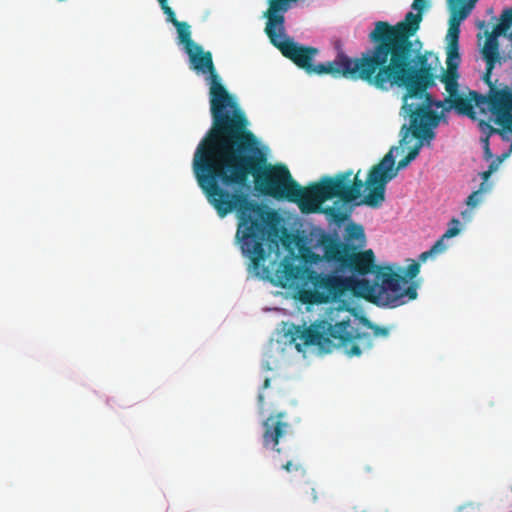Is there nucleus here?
I'll list each match as a JSON object with an SVG mask.
<instances>
[{
  "mask_svg": "<svg viewBox=\"0 0 512 512\" xmlns=\"http://www.w3.org/2000/svg\"><path fill=\"white\" fill-rule=\"evenodd\" d=\"M248 120L237 117L217 135L204 137L193 158L199 187L220 218L237 212L236 239L251 268L258 273L266 258L264 243L273 228L275 213L251 200L242 189L253 176L255 189L263 196L286 200L295 183L285 165L267 163Z\"/></svg>",
  "mask_w": 512,
  "mask_h": 512,
  "instance_id": "f257e3e1",
  "label": "nucleus"
},
{
  "mask_svg": "<svg viewBox=\"0 0 512 512\" xmlns=\"http://www.w3.org/2000/svg\"><path fill=\"white\" fill-rule=\"evenodd\" d=\"M422 13L408 12L404 20L392 25L386 21L375 22L368 39L372 46L362 52L368 68L372 87L389 91L394 87L404 88L405 97L425 98L424 107L413 111V125L422 116L435 125L441 116L431 110L432 95L428 89L435 85V74L428 63L427 53H421L419 41L412 37L420 28Z\"/></svg>",
  "mask_w": 512,
  "mask_h": 512,
  "instance_id": "f03ea898",
  "label": "nucleus"
},
{
  "mask_svg": "<svg viewBox=\"0 0 512 512\" xmlns=\"http://www.w3.org/2000/svg\"><path fill=\"white\" fill-rule=\"evenodd\" d=\"M405 281L385 266L376 273V281L353 280L340 276L312 271L307 289H299V299L304 304H323L336 300L351 290L354 295L380 307L396 308L417 298L416 287L402 290L400 283Z\"/></svg>",
  "mask_w": 512,
  "mask_h": 512,
  "instance_id": "7ed1b4c3",
  "label": "nucleus"
},
{
  "mask_svg": "<svg viewBox=\"0 0 512 512\" xmlns=\"http://www.w3.org/2000/svg\"><path fill=\"white\" fill-rule=\"evenodd\" d=\"M403 101L402 109L410 117V126H402L401 130L404 133L400 143L408 144L411 141L410 133H412L413 138L418 139V142L411 148L408 154L398 162L396 167L392 151H389L377 164L370 168L366 179L368 193L358 204H364L371 208H379L385 201L386 185L397 176L399 170L407 167L409 163L418 156L423 146L422 140H432L435 136L432 129L437 127L439 122L433 125L432 120L422 116L417 118L415 126L412 122V116H414L413 111L417 112L418 109L424 107L426 102L425 98H406L404 95Z\"/></svg>",
  "mask_w": 512,
  "mask_h": 512,
  "instance_id": "20e7f679",
  "label": "nucleus"
},
{
  "mask_svg": "<svg viewBox=\"0 0 512 512\" xmlns=\"http://www.w3.org/2000/svg\"><path fill=\"white\" fill-rule=\"evenodd\" d=\"M290 338L299 352L307 346H317L326 353L334 348H342L349 357H358L373 346L372 336L354 328L350 316L335 324L322 320L308 328L294 327V330L290 331Z\"/></svg>",
  "mask_w": 512,
  "mask_h": 512,
  "instance_id": "39448f33",
  "label": "nucleus"
},
{
  "mask_svg": "<svg viewBox=\"0 0 512 512\" xmlns=\"http://www.w3.org/2000/svg\"><path fill=\"white\" fill-rule=\"evenodd\" d=\"M278 48L282 55L290 59L295 65L303 69L309 75L329 74L334 78H345L352 81H362L372 87V80L366 66L363 54L351 58L341 48V43H336L338 53L333 61L314 64L313 59L318 54V49L311 46L300 45L292 39L277 37L271 42Z\"/></svg>",
  "mask_w": 512,
  "mask_h": 512,
  "instance_id": "423d86ee",
  "label": "nucleus"
},
{
  "mask_svg": "<svg viewBox=\"0 0 512 512\" xmlns=\"http://www.w3.org/2000/svg\"><path fill=\"white\" fill-rule=\"evenodd\" d=\"M493 69H489V65L486 63V71L483 75V81L489 87L486 95L469 90L455 102L452 109L459 115L467 116L474 121L478 120L475 107L479 108L483 114L488 111L491 114L489 122L493 121L500 126V129L512 133V89L508 86L496 87L491 79Z\"/></svg>",
  "mask_w": 512,
  "mask_h": 512,
  "instance_id": "0eeeda50",
  "label": "nucleus"
},
{
  "mask_svg": "<svg viewBox=\"0 0 512 512\" xmlns=\"http://www.w3.org/2000/svg\"><path fill=\"white\" fill-rule=\"evenodd\" d=\"M186 53L189 56L190 65L193 70L210 74L209 96L213 124L205 137H212L231 125L237 117H245V113L238 107L233 97L221 84L219 75L215 71L212 54L209 51L204 52L198 44L195 48H191L190 52Z\"/></svg>",
  "mask_w": 512,
  "mask_h": 512,
  "instance_id": "6e6552de",
  "label": "nucleus"
},
{
  "mask_svg": "<svg viewBox=\"0 0 512 512\" xmlns=\"http://www.w3.org/2000/svg\"><path fill=\"white\" fill-rule=\"evenodd\" d=\"M299 256L305 265L319 264L327 262L335 265L340 271H349L354 275H367L375 272V274L383 267L376 270L375 255L371 249L362 251V249L345 251L336 254H328L320 256L306 245L299 246ZM376 279L373 281L375 282Z\"/></svg>",
  "mask_w": 512,
  "mask_h": 512,
  "instance_id": "1a4fd4ad",
  "label": "nucleus"
},
{
  "mask_svg": "<svg viewBox=\"0 0 512 512\" xmlns=\"http://www.w3.org/2000/svg\"><path fill=\"white\" fill-rule=\"evenodd\" d=\"M310 246L312 250L320 249L321 256L336 254L345 251L363 249L367 244L364 227L361 224L350 222L346 225L343 232V241L337 234H331L322 229L311 233Z\"/></svg>",
  "mask_w": 512,
  "mask_h": 512,
  "instance_id": "9d476101",
  "label": "nucleus"
},
{
  "mask_svg": "<svg viewBox=\"0 0 512 512\" xmlns=\"http://www.w3.org/2000/svg\"><path fill=\"white\" fill-rule=\"evenodd\" d=\"M461 63V56L459 53V46H447L446 47V70L440 76V81L444 84L447 92V97L444 101H435L432 98L433 106L437 108H444L445 111H449L455 105V102L463 96L464 93L459 92V77L458 68Z\"/></svg>",
  "mask_w": 512,
  "mask_h": 512,
  "instance_id": "9b49d317",
  "label": "nucleus"
},
{
  "mask_svg": "<svg viewBox=\"0 0 512 512\" xmlns=\"http://www.w3.org/2000/svg\"><path fill=\"white\" fill-rule=\"evenodd\" d=\"M460 221L456 218H453L449 223V228L446 232L434 243V245L425 252H422L419 255V261L410 260V264L406 267L405 270L399 267L400 272H404V276L398 272H394L401 277L404 278L405 281L400 283V287L402 290L408 289L410 286L414 285L416 288L418 287L416 283H410L406 288H403V285L408 284L409 280L414 279L420 272V262H425L429 257L440 254L447 249V245L445 244V239H449L457 236L460 233ZM391 270H393L391 268Z\"/></svg>",
  "mask_w": 512,
  "mask_h": 512,
  "instance_id": "f8f14e48",
  "label": "nucleus"
},
{
  "mask_svg": "<svg viewBox=\"0 0 512 512\" xmlns=\"http://www.w3.org/2000/svg\"><path fill=\"white\" fill-rule=\"evenodd\" d=\"M512 25V8L505 10L500 18V23L496 25L493 31L485 32L486 40L481 49L482 58L488 63L489 69L495 68L497 63L501 64L505 60L499 51L498 37L507 33Z\"/></svg>",
  "mask_w": 512,
  "mask_h": 512,
  "instance_id": "ddd939ff",
  "label": "nucleus"
},
{
  "mask_svg": "<svg viewBox=\"0 0 512 512\" xmlns=\"http://www.w3.org/2000/svg\"><path fill=\"white\" fill-rule=\"evenodd\" d=\"M292 196L287 201L296 203L302 213H318L321 211V204L325 202L319 182L302 188L296 181L291 188Z\"/></svg>",
  "mask_w": 512,
  "mask_h": 512,
  "instance_id": "4468645a",
  "label": "nucleus"
},
{
  "mask_svg": "<svg viewBox=\"0 0 512 512\" xmlns=\"http://www.w3.org/2000/svg\"><path fill=\"white\" fill-rule=\"evenodd\" d=\"M313 269L296 265L292 260L284 259L276 270L277 283L283 288L299 287L307 289Z\"/></svg>",
  "mask_w": 512,
  "mask_h": 512,
  "instance_id": "2eb2a0df",
  "label": "nucleus"
},
{
  "mask_svg": "<svg viewBox=\"0 0 512 512\" xmlns=\"http://www.w3.org/2000/svg\"><path fill=\"white\" fill-rule=\"evenodd\" d=\"M353 170L339 172L334 176H323L319 184L324 194V199H339L343 203H350L348 191V178L352 177Z\"/></svg>",
  "mask_w": 512,
  "mask_h": 512,
  "instance_id": "dca6fc26",
  "label": "nucleus"
},
{
  "mask_svg": "<svg viewBox=\"0 0 512 512\" xmlns=\"http://www.w3.org/2000/svg\"><path fill=\"white\" fill-rule=\"evenodd\" d=\"M284 413L279 412L276 415H270L264 422V433H263V445L264 447H272L273 450L280 453V448H278L279 439L283 437L290 425L283 421Z\"/></svg>",
  "mask_w": 512,
  "mask_h": 512,
  "instance_id": "f3484780",
  "label": "nucleus"
},
{
  "mask_svg": "<svg viewBox=\"0 0 512 512\" xmlns=\"http://www.w3.org/2000/svg\"><path fill=\"white\" fill-rule=\"evenodd\" d=\"M478 127L480 131L485 135L481 138V142L483 144L484 159L490 160L493 157L489 144L490 136L493 134H499L503 136L506 132L503 129L494 128L489 121L482 119L478 120Z\"/></svg>",
  "mask_w": 512,
  "mask_h": 512,
  "instance_id": "a211bd4d",
  "label": "nucleus"
},
{
  "mask_svg": "<svg viewBox=\"0 0 512 512\" xmlns=\"http://www.w3.org/2000/svg\"><path fill=\"white\" fill-rule=\"evenodd\" d=\"M467 0H448L451 11L449 23L460 25L467 18L471 11V5L465 4Z\"/></svg>",
  "mask_w": 512,
  "mask_h": 512,
  "instance_id": "6ab92c4d",
  "label": "nucleus"
},
{
  "mask_svg": "<svg viewBox=\"0 0 512 512\" xmlns=\"http://www.w3.org/2000/svg\"><path fill=\"white\" fill-rule=\"evenodd\" d=\"M179 43L184 45L185 52H190L191 48H195V43L191 38L190 25L186 22L177 23L176 26Z\"/></svg>",
  "mask_w": 512,
  "mask_h": 512,
  "instance_id": "aec40b11",
  "label": "nucleus"
},
{
  "mask_svg": "<svg viewBox=\"0 0 512 512\" xmlns=\"http://www.w3.org/2000/svg\"><path fill=\"white\" fill-rule=\"evenodd\" d=\"M359 173L360 171H358L356 174L353 173L352 177L348 178V196L350 199V203L360 198L364 185L367 186L366 181L363 182L359 178Z\"/></svg>",
  "mask_w": 512,
  "mask_h": 512,
  "instance_id": "412c9836",
  "label": "nucleus"
},
{
  "mask_svg": "<svg viewBox=\"0 0 512 512\" xmlns=\"http://www.w3.org/2000/svg\"><path fill=\"white\" fill-rule=\"evenodd\" d=\"M491 188L489 183H481L478 190L472 192L466 199V205L470 208L476 207L482 200L483 193L488 192Z\"/></svg>",
  "mask_w": 512,
  "mask_h": 512,
  "instance_id": "4be33fe9",
  "label": "nucleus"
},
{
  "mask_svg": "<svg viewBox=\"0 0 512 512\" xmlns=\"http://www.w3.org/2000/svg\"><path fill=\"white\" fill-rule=\"evenodd\" d=\"M281 468L285 470L288 473H299L302 476L306 475V468L304 466V463L300 460L295 461H287L286 463L282 464Z\"/></svg>",
  "mask_w": 512,
  "mask_h": 512,
  "instance_id": "5701e85b",
  "label": "nucleus"
},
{
  "mask_svg": "<svg viewBox=\"0 0 512 512\" xmlns=\"http://www.w3.org/2000/svg\"><path fill=\"white\" fill-rule=\"evenodd\" d=\"M460 25L449 23L447 46H459Z\"/></svg>",
  "mask_w": 512,
  "mask_h": 512,
  "instance_id": "b1692460",
  "label": "nucleus"
},
{
  "mask_svg": "<svg viewBox=\"0 0 512 512\" xmlns=\"http://www.w3.org/2000/svg\"><path fill=\"white\" fill-rule=\"evenodd\" d=\"M324 212L330 216L336 223H342L348 219L349 215L336 207H328Z\"/></svg>",
  "mask_w": 512,
  "mask_h": 512,
  "instance_id": "393cba45",
  "label": "nucleus"
},
{
  "mask_svg": "<svg viewBox=\"0 0 512 512\" xmlns=\"http://www.w3.org/2000/svg\"><path fill=\"white\" fill-rule=\"evenodd\" d=\"M363 320H364L365 324L367 325V327L373 330V336H375V337H387L388 336V334H389L388 328L373 324L366 318H364Z\"/></svg>",
  "mask_w": 512,
  "mask_h": 512,
  "instance_id": "a878e982",
  "label": "nucleus"
},
{
  "mask_svg": "<svg viewBox=\"0 0 512 512\" xmlns=\"http://www.w3.org/2000/svg\"><path fill=\"white\" fill-rule=\"evenodd\" d=\"M161 9L166 14L167 20L174 26H176L177 23H180V21L177 20L174 11L171 9V7L168 6V3H165L164 6H161Z\"/></svg>",
  "mask_w": 512,
  "mask_h": 512,
  "instance_id": "bb28decb",
  "label": "nucleus"
},
{
  "mask_svg": "<svg viewBox=\"0 0 512 512\" xmlns=\"http://www.w3.org/2000/svg\"><path fill=\"white\" fill-rule=\"evenodd\" d=\"M161 9L166 14L167 20L174 26H176L177 23H180V21L177 20L174 11L171 9V7L168 6V3H165L164 6H161Z\"/></svg>",
  "mask_w": 512,
  "mask_h": 512,
  "instance_id": "cd10ccee",
  "label": "nucleus"
},
{
  "mask_svg": "<svg viewBox=\"0 0 512 512\" xmlns=\"http://www.w3.org/2000/svg\"><path fill=\"white\" fill-rule=\"evenodd\" d=\"M161 9L166 14L167 20L174 26H176L177 23H180V21L177 20L174 11L171 9V7L168 6V3H165L164 6H161Z\"/></svg>",
  "mask_w": 512,
  "mask_h": 512,
  "instance_id": "c85d7f7f",
  "label": "nucleus"
},
{
  "mask_svg": "<svg viewBox=\"0 0 512 512\" xmlns=\"http://www.w3.org/2000/svg\"><path fill=\"white\" fill-rule=\"evenodd\" d=\"M426 5L427 0H414L412 3V9L417 10L418 13H422Z\"/></svg>",
  "mask_w": 512,
  "mask_h": 512,
  "instance_id": "c756f323",
  "label": "nucleus"
},
{
  "mask_svg": "<svg viewBox=\"0 0 512 512\" xmlns=\"http://www.w3.org/2000/svg\"><path fill=\"white\" fill-rule=\"evenodd\" d=\"M476 510H478V507L472 503H469L461 506L458 512H475Z\"/></svg>",
  "mask_w": 512,
  "mask_h": 512,
  "instance_id": "7c9ffc66",
  "label": "nucleus"
},
{
  "mask_svg": "<svg viewBox=\"0 0 512 512\" xmlns=\"http://www.w3.org/2000/svg\"><path fill=\"white\" fill-rule=\"evenodd\" d=\"M491 170H487V171H484L482 174H481V177L483 179V182L482 183H487L488 179L490 178L491 176Z\"/></svg>",
  "mask_w": 512,
  "mask_h": 512,
  "instance_id": "2f4dec72",
  "label": "nucleus"
},
{
  "mask_svg": "<svg viewBox=\"0 0 512 512\" xmlns=\"http://www.w3.org/2000/svg\"><path fill=\"white\" fill-rule=\"evenodd\" d=\"M501 162V159H499L498 162H492L490 165H489V169L488 170H491V173H493L495 170H497L498 168V165L499 163Z\"/></svg>",
  "mask_w": 512,
  "mask_h": 512,
  "instance_id": "473e14b6",
  "label": "nucleus"
},
{
  "mask_svg": "<svg viewBox=\"0 0 512 512\" xmlns=\"http://www.w3.org/2000/svg\"><path fill=\"white\" fill-rule=\"evenodd\" d=\"M311 496L313 502H316L318 500V495L314 487L311 488Z\"/></svg>",
  "mask_w": 512,
  "mask_h": 512,
  "instance_id": "72a5a7b5",
  "label": "nucleus"
},
{
  "mask_svg": "<svg viewBox=\"0 0 512 512\" xmlns=\"http://www.w3.org/2000/svg\"><path fill=\"white\" fill-rule=\"evenodd\" d=\"M270 387V379L269 378H266L263 382V386H262V389H267Z\"/></svg>",
  "mask_w": 512,
  "mask_h": 512,
  "instance_id": "f704fd0d",
  "label": "nucleus"
},
{
  "mask_svg": "<svg viewBox=\"0 0 512 512\" xmlns=\"http://www.w3.org/2000/svg\"><path fill=\"white\" fill-rule=\"evenodd\" d=\"M258 402H259L260 406H263V404H264V396H263L262 393H259V395H258Z\"/></svg>",
  "mask_w": 512,
  "mask_h": 512,
  "instance_id": "c9c22d12",
  "label": "nucleus"
},
{
  "mask_svg": "<svg viewBox=\"0 0 512 512\" xmlns=\"http://www.w3.org/2000/svg\"><path fill=\"white\" fill-rule=\"evenodd\" d=\"M160 6H164L165 3H167V0H158Z\"/></svg>",
  "mask_w": 512,
  "mask_h": 512,
  "instance_id": "e433bc0d",
  "label": "nucleus"
},
{
  "mask_svg": "<svg viewBox=\"0 0 512 512\" xmlns=\"http://www.w3.org/2000/svg\"><path fill=\"white\" fill-rule=\"evenodd\" d=\"M477 0H470V2L467 4V5H471V8L473 7L474 3L476 2Z\"/></svg>",
  "mask_w": 512,
  "mask_h": 512,
  "instance_id": "4c0bfd02",
  "label": "nucleus"
},
{
  "mask_svg": "<svg viewBox=\"0 0 512 512\" xmlns=\"http://www.w3.org/2000/svg\"><path fill=\"white\" fill-rule=\"evenodd\" d=\"M477 0H470V2L467 4V5H471V8L473 7L474 3L476 2Z\"/></svg>",
  "mask_w": 512,
  "mask_h": 512,
  "instance_id": "58836bf2",
  "label": "nucleus"
},
{
  "mask_svg": "<svg viewBox=\"0 0 512 512\" xmlns=\"http://www.w3.org/2000/svg\"><path fill=\"white\" fill-rule=\"evenodd\" d=\"M484 25H485V22H484V21L480 22V23H479V28H482Z\"/></svg>",
  "mask_w": 512,
  "mask_h": 512,
  "instance_id": "ea45409f",
  "label": "nucleus"
},
{
  "mask_svg": "<svg viewBox=\"0 0 512 512\" xmlns=\"http://www.w3.org/2000/svg\"><path fill=\"white\" fill-rule=\"evenodd\" d=\"M510 150L512 151V141H511V144H510Z\"/></svg>",
  "mask_w": 512,
  "mask_h": 512,
  "instance_id": "a19ab883",
  "label": "nucleus"
},
{
  "mask_svg": "<svg viewBox=\"0 0 512 512\" xmlns=\"http://www.w3.org/2000/svg\"><path fill=\"white\" fill-rule=\"evenodd\" d=\"M511 491H512V486H511Z\"/></svg>",
  "mask_w": 512,
  "mask_h": 512,
  "instance_id": "79ce46f5",
  "label": "nucleus"
}]
</instances>
